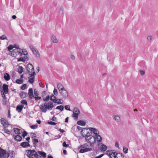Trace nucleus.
Listing matches in <instances>:
<instances>
[{
  "label": "nucleus",
  "instance_id": "nucleus-34",
  "mask_svg": "<svg viewBox=\"0 0 158 158\" xmlns=\"http://www.w3.org/2000/svg\"><path fill=\"white\" fill-rule=\"evenodd\" d=\"M0 91L1 92V94L2 96V97L3 98V99H6V97L5 95V93H4L3 92V90L2 89H1Z\"/></svg>",
  "mask_w": 158,
  "mask_h": 158
},
{
  "label": "nucleus",
  "instance_id": "nucleus-7",
  "mask_svg": "<svg viewBox=\"0 0 158 158\" xmlns=\"http://www.w3.org/2000/svg\"><path fill=\"white\" fill-rule=\"evenodd\" d=\"M3 92L5 94H7L9 92L8 86L6 84H3L2 87Z\"/></svg>",
  "mask_w": 158,
  "mask_h": 158
},
{
  "label": "nucleus",
  "instance_id": "nucleus-46",
  "mask_svg": "<svg viewBox=\"0 0 158 158\" xmlns=\"http://www.w3.org/2000/svg\"><path fill=\"white\" fill-rule=\"evenodd\" d=\"M112 151L111 150H108L106 151V154L109 156L110 155H111V152Z\"/></svg>",
  "mask_w": 158,
  "mask_h": 158
},
{
  "label": "nucleus",
  "instance_id": "nucleus-45",
  "mask_svg": "<svg viewBox=\"0 0 158 158\" xmlns=\"http://www.w3.org/2000/svg\"><path fill=\"white\" fill-rule=\"evenodd\" d=\"M38 127V125L36 124L35 125H31L30 126V127L31 129H35L36 128H37Z\"/></svg>",
  "mask_w": 158,
  "mask_h": 158
},
{
  "label": "nucleus",
  "instance_id": "nucleus-49",
  "mask_svg": "<svg viewBox=\"0 0 158 158\" xmlns=\"http://www.w3.org/2000/svg\"><path fill=\"white\" fill-rule=\"evenodd\" d=\"M114 118L115 120H117V122H119L120 120V118L118 116H115L114 117Z\"/></svg>",
  "mask_w": 158,
  "mask_h": 158
},
{
  "label": "nucleus",
  "instance_id": "nucleus-8",
  "mask_svg": "<svg viewBox=\"0 0 158 158\" xmlns=\"http://www.w3.org/2000/svg\"><path fill=\"white\" fill-rule=\"evenodd\" d=\"M27 153V156H34V154L36 152L35 150L27 149L26 151Z\"/></svg>",
  "mask_w": 158,
  "mask_h": 158
},
{
  "label": "nucleus",
  "instance_id": "nucleus-17",
  "mask_svg": "<svg viewBox=\"0 0 158 158\" xmlns=\"http://www.w3.org/2000/svg\"><path fill=\"white\" fill-rule=\"evenodd\" d=\"M19 95L21 98H25L27 96V93L23 91H22L20 92Z\"/></svg>",
  "mask_w": 158,
  "mask_h": 158
},
{
  "label": "nucleus",
  "instance_id": "nucleus-51",
  "mask_svg": "<svg viewBox=\"0 0 158 158\" xmlns=\"http://www.w3.org/2000/svg\"><path fill=\"white\" fill-rule=\"evenodd\" d=\"M40 155H41L44 158H45L46 157V153L44 152H42Z\"/></svg>",
  "mask_w": 158,
  "mask_h": 158
},
{
  "label": "nucleus",
  "instance_id": "nucleus-50",
  "mask_svg": "<svg viewBox=\"0 0 158 158\" xmlns=\"http://www.w3.org/2000/svg\"><path fill=\"white\" fill-rule=\"evenodd\" d=\"M95 139L94 140V141H90V142H89V143L90 144V146L91 147H94V144L95 143Z\"/></svg>",
  "mask_w": 158,
  "mask_h": 158
},
{
  "label": "nucleus",
  "instance_id": "nucleus-54",
  "mask_svg": "<svg viewBox=\"0 0 158 158\" xmlns=\"http://www.w3.org/2000/svg\"><path fill=\"white\" fill-rule=\"evenodd\" d=\"M34 93L35 95L36 96H38L39 95L38 92L37 90L36 89H34Z\"/></svg>",
  "mask_w": 158,
  "mask_h": 158
},
{
  "label": "nucleus",
  "instance_id": "nucleus-43",
  "mask_svg": "<svg viewBox=\"0 0 158 158\" xmlns=\"http://www.w3.org/2000/svg\"><path fill=\"white\" fill-rule=\"evenodd\" d=\"M92 138H93V137H92V136H91V137H89V138L88 139V138H85V139L87 142L89 143V142H90V141H92V140H91Z\"/></svg>",
  "mask_w": 158,
  "mask_h": 158
},
{
  "label": "nucleus",
  "instance_id": "nucleus-29",
  "mask_svg": "<svg viewBox=\"0 0 158 158\" xmlns=\"http://www.w3.org/2000/svg\"><path fill=\"white\" fill-rule=\"evenodd\" d=\"M83 129H81V135L83 137H85V138H88L89 137V136L87 134H83Z\"/></svg>",
  "mask_w": 158,
  "mask_h": 158
},
{
  "label": "nucleus",
  "instance_id": "nucleus-13",
  "mask_svg": "<svg viewBox=\"0 0 158 158\" xmlns=\"http://www.w3.org/2000/svg\"><path fill=\"white\" fill-rule=\"evenodd\" d=\"M5 153L3 154H1V157L0 158H2L4 157V158H8L10 156V152L9 151L7 153L6 152V151L5 150Z\"/></svg>",
  "mask_w": 158,
  "mask_h": 158
},
{
  "label": "nucleus",
  "instance_id": "nucleus-27",
  "mask_svg": "<svg viewBox=\"0 0 158 158\" xmlns=\"http://www.w3.org/2000/svg\"><path fill=\"white\" fill-rule=\"evenodd\" d=\"M16 83L18 84H22L23 82V80L20 79H17L15 81Z\"/></svg>",
  "mask_w": 158,
  "mask_h": 158
},
{
  "label": "nucleus",
  "instance_id": "nucleus-33",
  "mask_svg": "<svg viewBox=\"0 0 158 158\" xmlns=\"http://www.w3.org/2000/svg\"><path fill=\"white\" fill-rule=\"evenodd\" d=\"M35 79L31 78V77H29L28 78V82H29L31 84H32L34 81Z\"/></svg>",
  "mask_w": 158,
  "mask_h": 158
},
{
  "label": "nucleus",
  "instance_id": "nucleus-44",
  "mask_svg": "<svg viewBox=\"0 0 158 158\" xmlns=\"http://www.w3.org/2000/svg\"><path fill=\"white\" fill-rule=\"evenodd\" d=\"M57 87L60 91V89L63 87H64L63 85L60 83H58L57 85Z\"/></svg>",
  "mask_w": 158,
  "mask_h": 158
},
{
  "label": "nucleus",
  "instance_id": "nucleus-1",
  "mask_svg": "<svg viewBox=\"0 0 158 158\" xmlns=\"http://www.w3.org/2000/svg\"><path fill=\"white\" fill-rule=\"evenodd\" d=\"M90 131H91L92 133H93L94 134V135L95 136H99L100 137L99 139L98 140V142H100L102 141V138L101 136L99 135V132L95 128H93L92 127H90L89 128Z\"/></svg>",
  "mask_w": 158,
  "mask_h": 158
},
{
  "label": "nucleus",
  "instance_id": "nucleus-9",
  "mask_svg": "<svg viewBox=\"0 0 158 158\" xmlns=\"http://www.w3.org/2000/svg\"><path fill=\"white\" fill-rule=\"evenodd\" d=\"M1 123L4 127H7L8 125H9L8 123L4 118H1Z\"/></svg>",
  "mask_w": 158,
  "mask_h": 158
},
{
  "label": "nucleus",
  "instance_id": "nucleus-48",
  "mask_svg": "<svg viewBox=\"0 0 158 158\" xmlns=\"http://www.w3.org/2000/svg\"><path fill=\"white\" fill-rule=\"evenodd\" d=\"M48 124L51 125H54L56 124V123L52 121H48L47 122Z\"/></svg>",
  "mask_w": 158,
  "mask_h": 158
},
{
  "label": "nucleus",
  "instance_id": "nucleus-36",
  "mask_svg": "<svg viewBox=\"0 0 158 158\" xmlns=\"http://www.w3.org/2000/svg\"><path fill=\"white\" fill-rule=\"evenodd\" d=\"M50 99V96L47 95L45 98H43V101L44 102H47Z\"/></svg>",
  "mask_w": 158,
  "mask_h": 158
},
{
  "label": "nucleus",
  "instance_id": "nucleus-61",
  "mask_svg": "<svg viewBox=\"0 0 158 158\" xmlns=\"http://www.w3.org/2000/svg\"><path fill=\"white\" fill-rule=\"evenodd\" d=\"M13 48H16L19 49V50H21L20 48L19 47V45H17L16 44H14V45H13Z\"/></svg>",
  "mask_w": 158,
  "mask_h": 158
},
{
  "label": "nucleus",
  "instance_id": "nucleus-18",
  "mask_svg": "<svg viewBox=\"0 0 158 158\" xmlns=\"http://www.w3.org/2000/svg\"><path fill=\"white\" fill-rule=\"evenodd\" d=\"M23 105H18L16 108V110L19 113L21 112L23 109Z\"/></svg>",
  "mask_w": 158,
  "mask_h": 158
},
{
  "label": "nucleus",
  "instance_id": "nucleus-16",
  "mask_svg": "<svg viewBox=\"0 0 158 158\" xmlns=\"http://www.w3.org/2000/svg\"><path fill=\"white\" fill-rule=\"evenodd\" d=\"M53 99H52V98H50V99L51 101L53 102L54 103H57V104H62L63 103V102H59V101H57V98L55 96H54L53 97Z\"/></svg>",
  "mask_w": 158,
  "mask_h": 158
},
{
  "label": "nucleus",
  "instance_id": "nucleus-40",
  "mask_svg": "<svg viewBox=\"0 0 158 158\" xmlns=\"http://www.w3.org/2000/svg\"><path fill=\"white\" fill-rule=\"evenodd\" d=\"M123 150L124 153L126 154L127 153L128 149L127 148L123 147Z\"/></svg>",
  "mask_w": 158,
  "mask_h": 158
},
{
  "label": "nucleus",
  "instance_id": "nucleus-6",
  "mask_svg": "<svg viewBox=\"0 0 158 158\" xmlns=\"http://www.w3.org/2000/svg\"><path fill=\"white\" fill-rule=\"evenodd\" d=\"M10 53L11 54V55L13 56H15L14 53H15L16 55H17V54L19 55L20 56H22L23 55L22 53L21 52L16 50L15 49H14L12 51H10Z\"/></svg>",
  "mask_w": 158,
  "mask_h": 158
},
{
  "label": "nucleus",
  "instance_id": "nucleus-64",
  "mask_svg": "<svg viewBox=\"0 0 158 158\" xmlns=\"http://www.w3.org/2000/svg\"><path fill=\"white\" fill-rule=\"evenodd\" d=\"M16 74L15 72L13 71L12 72L11 75L13 77H15L16 76Z\"/></svg>",
  "mask_w": 158,
  "mask_h": 158
},
{
  "label": "nucleus",
  "instance_id": "nucleus-5",
  "mask_svg": "<svg viewBox=\"0 0 158 158\" xmlns=\"http://www.w3.org/2000/svg\"><path fill=\"white\" fill-rule=\"evenodd\" d=\"M98 146L99 149L103 151H105L107 149V146L102 143H98Z\"/></svg>",
  "mask_w": 158,
  "mask_h": 158
},
{
  "label": "nucleus",
  "instance_id": "nucleus-58",
  "mask_svg": "<svg viewBox=\"0 0 158 158\" xmlns=\"http://www.w3.org/2000/svg\"><path fill=\"white\" fill-rule=\"evenodd\" d=\"M13 48V45H10L8 47L7 49L9 51L11 50Z\"/></svg>",
  "mask_w": 158,
  "mask_h": 158
},
{
  "label": "nucleus",
  "instance_id": "nucleus-56",
  "mask_svg": "<svg viewBox=\"0 0 158 158\" xmlns=\"http://www.w3.org/2000/svg\"><path fill=\"white\" fill-rule=\"evenodd\" d=\"M53 94L56 96H57L58 94L57 90L55 88L53 90Z\"/></svg>",
  "mask_w": 158,
  "mask_h": 158
},
{
  "label": "nucleus",
  "instance_id": "nucleus-10",
  "mask_svg": "<svg viewBox=\"0 0 158 158\" xmlns=\"http://www.w3.org/2000/svg\"><path fill=\"white\" fill-rule=\"evenodd\" d=\"M54 106L53 102H52L50 101L48 103L47 107L46 108V109H47H47L50 110L52 109Z\"/></svg>",
  "mask_w": 158,
  "mask_h": 158
},
{
  "label": "nucleus",
  "instance_id": "nucleus-19",
  "mask_svg": "<svg viewBox=\"0 0 158 158\" xmlns=\"http://www.w3.org/2000/svg\"><path fill=\"white\" fill-rule=\"evenodd\" d=\"M4 77L5 80L6 81H8L10 79V76L9 74L6 73H5L4 75Z\"/></svg>",
  "mask_w": 158,
  "mask_h": 158
},
{
  "label": "nucleus",
  "instance_id": "nucleus-24",
  "mask_svg": "<svg viewBox=\"0 0 158 158\" xmlns=\"http://www.w3.org/2000/svg\"><path fill=\"white\" fill-rule=\"evenodd\" d=\"M32 142L34 147L35 148L37 146V144L39 142V141L38 139L34 138L32 139Z\"/></svg>",
  "mask_w": 158,
  "mask_h": 158
},
{
  "label": "nucleus",
  "instance_id": "nucleus-23",
  "mask_svg": "<svg viewBox=\"0 0 158 158\" xmlns=\"http://www.w3.org/2000/svg\"><path fill=\"white\" fill-rule=\"evenodd\" d=\"M33 53L34 55H35V56L38 58H40V54L38 51L36 49L34 51H33Z\"/></svg>",
  "mask_w": 158,
  "mask_h": 158
},
{
  "label": "nucleus",
  "instance_id": "nucleus-11",
  "mask_svg": "<svg viewBox=\"0 0 158 158\" xmlns=\"http://www.w3.org/2000/svg\"><path fill=\"white\" fill-rule=\"evenodd\" d=\"M20 146L23 148H26L30 146L29 143L27 142H23L21 143L20 144Z\"/></svg>",
  "mask_w": 158,
  "mask_h": 158
},
{
  "label": "nucleus",
  "instance_id": "nucleus-28",
  "mask_svg": "<svg viewBox=\"0 0 158 158\" xmlns=\"http://www.w3.org/2000/svg\"><path fill=\"white\" fill-rule=\"evenodd\" d=\"M51 40L53 43H57V40L55 36H52L51 37Z\"/></svg>",
  "mask_w": 158,
  "mask_h": 158
},
{
  "label": "nucleus",
  "instance_id": "nucleus-47",
  "mask_svg": "<svg viewBox=\"0 0 158 158\" xmlns=\"http://www.w3.org/2000/svg\"><path fill=\"white\" fill-rule=\"evenodd\" d=\"M0 39L2 40H7L6 37L4 35H2L0 37Z\"/></svg>",
  "mask_w": 158,
  "mask_h": 158
},
{
  "label": "nucleus",
  "instance_id": "nucleus-25",
  "mask_svg": "<svg viewBox=\"0 0 158 158\" xmlns=\"http://www.w3.org/2000/svg\"><path fill=\"white\" fill-rule=\"evenodd\" d=\"M23 69L24 68L22 66H19L18 72L19 74H21L23 72Z\"/></svg>",
  "mask_w": 158,
  "mask_h": 158
},
{
  "label": "nucleus",
  "instance_id": "nucleus-63",
  "mask_svg": "<svg viewBox=\"0 0 158 158\" xmlns=\"http://www.w3.org/2000/svg\"><path fill=\"white\" fill-rule=\"evenodd\" d=\"M34 97L35 100L36 101H38V100H40L41 98V97L39 96H37L35 97Z\"/></svg>",
  "mask_w": 158,
  "mask_h": 158
},
{
  "label": "nucleus",
  "instance_id": "nucleus-26",
  "mask_svg": "<svg viewBox=\"0 0 158 158\" xmlns=\"http://www.w3.org/2000/svg\"><path fill=\"white\" fill-rule=\"evenodd\" d=\"M64 107L62 105H60L57 106L56 109H58L60 110L61 111H62L64 110Z\"/></svg>",
  "mask_w": 158,
  "mask_h": 158
},
{
  "label": "nucleus",
  "instance_id": "nucleus-42",
  "mask_svg": "<svg viewBox=\"0 0 158 158\" xmlns=\"http://www.w3.org/2000/svg\"><path fill=\"white\" fill-rule=\"evenodd\" d=\"M92 137H93V138H92V139H93L94 140H94L95 139V142H96V140H97V141H98V140L99 139L98 138V137H99V136H98V135L92 136Z\"/></svg>",
  "mask_w": 158,
  "mask_h": 158
},
{
  "label": "nucleus",
  "instance_id": "nucleus-59",
  "mask_svg": "<svg viewBox=\"0 0 158 158\" xmlns=\"http://www.w3.org/2000/svg\"><path fill=\"white\" fill-rule=\"evenodd\" d=\"M33 156H34L35 158L36 157H38L40 158H42L41 156H39V155L38 154L37 152H36L34 154Z\"/></svg>",
  "mask_w": 158,
  "mask_h": 158
},
{
  "label": "nucleus",
  "instance_id": "nucleus-37",
  "mask_svg": "<svg viewBox=\"0 0 158 158\" xmlns=\"http://www.w3.org/2000/svg\"><path fill=\"white\" fill-rule=\"evenodd\" d=\"M10 153L11 154L10 157L11 158H14L15 154L14 151H11V152H10Z\"/></svg>",
  "mask_w": 158,
  "mask_h": 158
},
{
  "label": "nucleus",
  "instance_id": "nucleus-4",
  "mask_svg": "<svg viewBox=\"0 0 158 158\" xmlns=\"http://www.w3.org/2000/svg\"><path fill=\"white\" fill-rule=\"evenodd\" d=\"M28 73H31L32 71H34V68L33 65L31 63H28L26 67Z\"/></svg>",
  "mask_w": 158,
  "mask_h": 158
},
{
  "label": "nucleus",
  "instance_id": "nucleus-55",
  "mask_svg": "<svg viewBox=\"0 0 158 158\" xmlns=\"http://www.w3.org/2000/svg\"><path fill=\"white\" fill-rule=\"evenodd\" d=\"M63 146L64 147H67L69 146V145L68 144H66L65 141H64L63 143Z\"/></svg>",
  "mask_w": 158,
  "mask_h": 158
},
{
  "label": "nucleus",
  "instance_id": "nucleus-14",
  "mask_svg": "<svg viewBox=\"0 0 158 158\" xmlns=\"http://www.w3.org/2000/svg\"><path fill=\"white\" fill-rule=\"evenodd\" d=\"M13 130L15 133L18 135L20 134L23 132L21 130L17 128H14Z\"/></svg>",
  "mask_w": 158,
  "mask_h": 158
},
{
  "label": "nucleus",
  "instance_id": "nucleus-62",
  "mask_svg": "<svg viewBox=\"0 0 158 158\" xmlns=\"http://www.w3.org/2000/svg\"><path fill=\"white\" fill-rule=\"evenodd\" d=\"M140 73L141 75L142 76H143L145 74V71L144 70H140Z\"/></svg>",
  "mask_w": 158,
  "mask_h": 158
},
{
  "label": "nucleus",
  "instance_id": "nucleus-32",
  "mask_svg": "<svg viewBox=\"0 0 158 158\" xmlns=\"http://www.w3.org/2000/svg\"><path fill=\"white\" fill-rule=\"evenodd\" d=\"M27 86L26 84H23L20 87V89L22 90H24L25 89L27 88Z\"/></svg>",
  "mask_w": 158,
  "mask_h": 158
},
{
  "label": "nucleus",
  "instance_id": "nucleus-57",
  "mask_svg": "<svg viewBox=\"0 0 158 158\" xmlns=\"http://www.w3.org/2000/svg\"><path fill=\"white\" fill-rule=\"evenodd\" d=\"M47 94V93H46V92L45 91H43L42 93H41V96H42V97H44V96H45Z\"/></svg>",
  "mask_w": 158,
  "mask_h": 158
},
{
  "label": "nucleus",
  "instance_id": "nucleus-41",
  "mask_svg": "<svg viewBox=\"0 0 158 158\" xmlns=\"http://www.w3.org/2000/svg\"><path fill=\"white\" fill-rule=\"evenodd\" d=\"M31 137L32 139L33 138H36V134L35 133H31Z\"/></svg>",
  "mask_w": 158,
  "mask_h": 158
},
{
  "label": "nucleus",
  "instance_id": "nucleus-53",
  "mask_svg": "<svg viewBox=\"0 0 158 158\" xmlns=\"http://www.w3.org/2000/svg\"><path fill=\"white\" fill-rule=\"evenodd\" d=\"M70 106L69 105H65L64 106L65 109L67 110L70 111L71 110L70 108Z\"/></svg>",
  "mask_w": 158,
  "mask_h": 158
},
{
  "label": "nucleus",
  "instance_id": "nucleus-2",
  "mask_svg": "<svg viewBox=\"0 0 158 158\" xmlns=\"http://www.w3.org/2000/svg\"><path fill=\"white\" fill-rule=\"evenodd\" d=\"M61 91H60V93L61 96L64 98H68V94L66 90L64 87H62L60 89Z\"/></svg>",
  "mask_w": 158,
  "mask_h": 158
},
{
  "label": "nucleus",
  "instance_id": "nucleus-22",
  "mask_svg": "<svg viewBox=\"0 0 158 158\" xmlns=\"http://www.w3.org/2000/svg\"><path fill=\"white\" fill-rule=\"evenodd\" d=\"M79 114L75 113L73 112V114L72 116L74 118V119L75 121H77L78 120V116Z\"/></svg>",
  "mask_w": 158,
  "mask_h": 158
},
{
  "label": "nucleus",
  "instance_id": "nucleus-39",
  "mask_svg": "<svg viewBox=\"0 0 158 158\" xmlns=\"http://www.w3.org/2000/svg\"><path fill=\"white\" fill-rule=\"evenodd\" d=\"M21 103L23 105H27V102L26 100H23L21 101Z\"/></svg>",
  "mask_w": 158,
  "mask_h": 158
},
{
  "label": "nucleus",
  "instance_id": "nucleus-12",
  "mask_svg": "<svg viewBox=\"0 0 158 158\" xmlns=\"http://www.w3.org/2000/svg\"><path fill=\"white\" fill-rule=\"evenodd\" d=\"M28 94L29 95V98L31 99L34 98V96L33 94V89L31 88H30L28 90Z\"/></svg>",
  "mask_w": 158,
  "mask_h": 158
},
{
  "label": "nucleus",
  "instance_id": "nucleus-52",
  "mask_svg": "<svg viewBox=\"0 0 158 158\" xmlns=\"http://www.w3.org/2000/svg\"><path fill=\"white\" fill-rule=\"evenodd\" d=\"M22 133V136L23 138H24L27 135V133L26 131H23Z\"/></svg>",
  "mask_w": 158,
  "mask_h": 158
},
{
  "label": "nucleus",
  "instance_id": "nucleus-3",
  "mask_svg": "<svg viewBox=\"0 0 158 158\" xmlns=\"http://www.w3.org/2000/svg\"><path fill=\"white\" fill-rule=\"evenodd\" d=\"M47 106L48 103L46 102L43 103L42 105H40V107L41 111L44 113L46 112L47 111V109H46V108L47 107Z\"/></svg>",
  "mask_w": 158,
  "mask_h": 158
},
{
  "label": "nucleus",
  "instance_id": "nucleus-20",
  "mask_svg": "<svg viewBox=\"0 0 158 158\" xmlns=\"http://www.w3.org/2000/svg\"><path fill=\"white\" fill-rule=\"evenodd\" d=\"M22 139V137L19 135H15L14 137V139L17 141H20Z\"/></svg>",
  "mask_w": 158,
  "mask_h": 158
},
{
  "label": "nucleus",
  "instance_id": "nucleus-38",
  "mask_svg": "<svg viewBox=\"0 0 158 158\" xmlns=\"http://www.w3.org/2000/svg\"><path fill=\"white\" fill-rule=\"evenodd\" d=\"M17 61H22L23 62H25V60H24V57H20L17 59Z\"/></svg>",
  "mask_w": 158,
  "mask_h": 158
},
{
  "label": "nucleus",
  "instance_id": "nucleus-21",
  "mask_svg": "<svg viewBox=\"0 0 158 158\" xmlns=\"http://www.w3.org/2000/svg\"><path fill=\"white\" fill-rule=\"evenodd\" d=\"M77 124L81 126H85V125L86 123L84 121L80 120L77 121Z\"/></svg>",
  "mask_w": 158,
  "mask_h": 158
},
{
  "label": "nucleus",
  "instance_id": "nucleus-15",
  "mask_svg": "<svg viewBox=\"0 0 158 158\" xmlns=\"http://www.w3.org/2000/svg\"><path fill=\"white\" fill-rule=\"evenodd\" d=\"M92 148H86L84 149L81 148L79 150V152L81 153H83L88 151H91Z\"/></svg>",
  "mask_w": 158,
  "mask_h": 158
},
{
  "label": "nucleus",
  "instance_id": "nucleus-35",
  "mask_svg": "<svg viewBox=\"0 0 158 158\" xmlns=\"http://www.w3.org/2000/svg\"><path fill=\"white\" fill-rule=\"evenodd\" d=\"M5 150L2 149L0 147V157H1V154H3L5 153Z\"/></svg>",
  "mask_w": 158,
  "mask_h": 158
},
{
  "label": "nucleus",
  "instance_id": "nucleus-30",
  "mask_svg": "<svg viewBox=\"0 0 158 158\" xmlns=\"http://www.w3.org/2000/svg\"><path fill=\"white\" fill-rule=\"evenodd\" d=\"M73 112L75 113H78L79 114L80 113V111L79 109H78L77 107H75L73 110Z\"/></svg>",
  "mask_w": 158,
  "mask_h": 158
},
{
  "label": "nucleus",
  "instance_id": "nucleus-31",
  "mask_svg": "<svg viewBox=\"0 0 158 158\" xmlns=\"http://www.w3.org/2000/svg\"><path fill=\"white\" fill-rule=\"evenodd\" d=\"M6 127H4V130L5 131V133H6L8 135H10L11 134L10 131L8 129L6 128Z\"/></svg>",
  "mask_w": 158,
  "mask_h": 158
},
{
  "label": "nucleus",
  "instance_id": "nucleus-60",
  "mask_svg": "<svg viewBox=\"0 0 158 158\" xmlns=\"http://www.w3.org/2000/svg\"><path fill=\"white\" fill-rule=\"evenodd\" d=\"M85 146H86L85 144H83V145H81L79 147H78V149H79L81 148H85Z\"/></svg>",
  "mask_w": 158,
  "mask_h": 158
}]
</instances>
